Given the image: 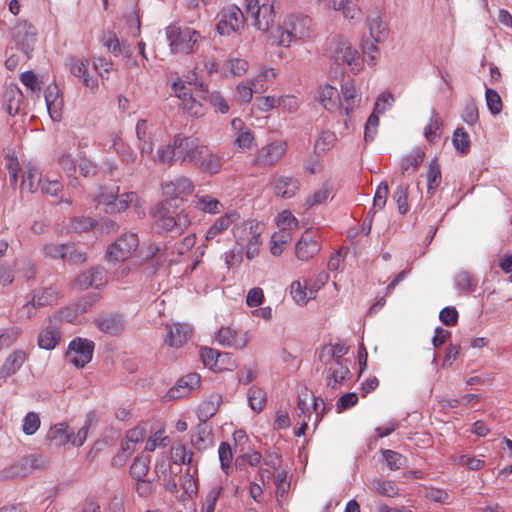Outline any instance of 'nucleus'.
I'll return each instance as SVG.
<instances>
[{
  "label": "nucleus",
  "mask_w": 512,
  "mask_h": 512,
  "mask_svg": "<svg viewBox=\"0 0 512 512\" xmlns=\"http://www.w3.org/2000/svg\"><path fill=\"white\" fill-rule=\"evenodd\" d=\"M175 199H166L155 205L150 214L154 220L153 227L158 233L175 232L181 234L189 225V217L178 212Z\"/></svg>",
  "instance_id": "obj_1"
},
{
  "label": "nucleus",
  "mask_w": 512,
  "mask_h": 512,
  "mask_svg": "<svg viewBox=\"0 0 512 512\" xmlns=\"http://www.w3.org/2000/svg\"><path fill=\"white\" fill-rule=\"evenodd\" d=\"M312 19L309 16H287L282 25L271 32L272 45L289 47L294 40L310 37Z\"/></svg>",
  "instance_id": "obj_2"
},
{
  "label": "nucleus",
  "mask_w": 512,
  "mask_h": 512,
  "mask_svg": "<svg viewBox=\"0 0 512 512\" xmlns=\"http://www.w3.org/2000/svg\"><path fill=\"white\" fill-rule=\"evenodd\" d=\"M167 39L173 53L189 54L197 50L199 40L202 38L199 32L188 27L171 25L166 28Z\"/></svg>",
  "instance_id": "obj_3"
},
{
  "label": "nucleus",
  "mask_w": 512,
  "mask_h": 512,
  "mask_svg": "<svg viewBox=\"0 0 512 512\" xmlns=\"http://www.w3.org/2000/svg\"><path fill=\"white\" fill-rule=\"evenodd\" d=\"M287 151V141L283 139L269 141L256 150L252 164L260 169H271L282 161Z\"/></svg>",
  "instance_id": "obj_4"
},
{
  "label": "nucleus",
  "mask_w": 512,
  "mask_h": 512,
  "mask_svg": "<svg viewBox=\"0 0 512 512\" xmlns=\"http://www.w3.org/2000/svg\"><path fill=\"white\" fill-rule=\"evenodd\" d=\"M11 37L16 47L29 59L37 42V30L27 20H18L11 29Z\"/></svg>",
  "instance_id": "obj_5"
},
{
  "label": "nucleus",
  "mask_w": 512,
  "mask_h": 512,
  "mask_svg": "<svg viewBox=\"0 0 512 512\" xmlns=\"http://www.w3.org/2000/svg\"><path fill=\"white\" fill-rule=\"evenodd\" d=\"M174 144L178 148L177 154L181 163L189 162L198 167L202 158L206 156L207 146L201 145L199 140L192 137L176 135Z\"/></svg>",
  "instance_id": "obj_6"
},
{
  "label": "nucleus",
  "mask_w": 512,
  "mask_h": 512,
  "mask_svg": "<svg viewBox=\"0 0 512 512\" xmlns=\"http://www.w3.org/2000/svg\"><path fill=\"white\" fill-rule=\"evenodd\" d=\"M139 245L138 235L135 233H124L107 249L106 258L110 262L124 261L131 256Z\"/></svg>",
  "instance_id": "obj_7"
},
{
  "label": "nucleus",
  "mask_w": 512,
  "mask_h": 512,
  "mask_svg": "<svg viewBox=\"0 0 512 512\" xmlns=\"http://www.w3.org/2000/svg\"><path fill=\"white\" fill-rule=\"evenodd\" d=\"M331 53L336 64H345L353 72L361 70V61L358 51L354 49L347 40L335 38L333 40Z\"/></svg>",
  "instance_id": "obj_8"
},
{
  "label": "nucleus",
  "mask_w": 512,
  "mask_h": 512,
  "mask_svg": "<svg viewBox=\"0 0 512 512\" xmlns=\"http://www.w3.org/2000/svg\"><path fill=\"white\" fill-rule=\"evenodd\" d=\"M46 464L47 460L42 455L33 454L24 457L19 462L0 471V480L25 477L35 469L44 468Z\"/></svg>",
  "instance_id": "obj_9"
},
{
  "label": "nucleus",
  "mask_w": 512,
  "mask_h": 512,
  "mask_svg": "<svg viewBox=\"0 0 512 512\" xmlns=\"http://www.w3.org/2000/svg\"><path fill=\"white\" fill-rule=\"evenodd\" d=\"M246 14L253 18L254 26L261 31H268L275 19L273 4H259L258 0H246Z\"/></svg>",
  "instance_id": "obj_10"
},
{
  "label": "nucleus",
  "mask_w": 512,
  "mask_h": 512,
  "mask_svg": "<svg viewBox=\"0 0 512 512\" xmlns=\"http://www.w3.org/2000/svg\"><path fill=\"white\" fill-rule=\"evenodd\" d=\"M94 342L88 339L76 338L68 346L67 359L78 368L84 367L92 359Z\"/></svg>",
  "instance_id": "obj_11"
},
{
  "label": "nucleus",
  "mask_w": 512,
  "mask_h": 512,
  "mask_svg": "<svg viewBox=\"0 0 512 512\" xmlns=\"http://www.w3.org/2000/svg\"><path fill=\"white\" fill-rule=\"evenodd\" d=\"M244 14L236 6L229 7L222 12L220 21L216 25L218 33L222 36L239 32L244 26Z\"/></svg>",
  "instance_id": "obj_12"
},
{
  "label": "nucleus",
  "mask_w": 512,
  "mask_h": 512,
  "mask_svg": "<svg viewBox=\"0 0 512 512\" xmlns=\"http://www.w3.org/2000/svg\"><path fill=\"white\" fill-rule=\"evenodd\" d=\"M107 281V271L103 267L95 266L79 274L74 280V284L82 290L90 287L99 289L105 286Z\"/></svg>",
  "instance_id": "obj_13"
},
{
  "label": "nucleus",
  "mask_w": 512,
  "mask_h": 512,
  "mask_svg": "<svg viewBox=\"0 0 512 512\" xmlns=\"http://www.w3.org/2000/svg\"><path fill=\"white\" fill-rule=\"evenodd\" d=\"M321 250L318 237L306 231L295 245V255L300 261H308Z\"/></svg>",
  "instance_id": "obj_14"
},
{
  "label": "nucleus",
  "mask_w": 512,
  "mask_h": 512,
  "mask_svg": "<svg viewBox=\"0 0 512 512\" xmlns=\"http://www.w3.org/2000/svg\"><path fill=\"white\" fill-rule=\"evenodd\" d=\"M342 101L338 100L339 111L349 116L359 106L361 97L357 94L353 82L347 81L341 86Z\"/></svg>",
  "instance_id": "obj_15"
},
{
  "label": "nucleus",
  "mask_w": 512,
  "mask_h": 512,
  "mask_svg": "<svg viewBox=\"0 0 512 512\" xmlns=\"http://www.w3.org/2000/svg\"><path fill=\"white\" fill-rule=\"evenodd\" d=\"M200 385V376L197 373H189L180 378L167 393L169 399H179L188 395Z\"/></svg>",
  "instance_id": "obj_16"
},
{
  "label": "nucleus",
  "mask_w": 512,
  "mask_h": 512,
  "mask_svg": "<svg viewBox=\"0 0 512 512\" xmlns=\"http://www.w3.org/2000/svg\"><path fill=\"white\" fill-rule=\"evenodd\" d=\"M196 95L208 102L216 111L227 113L229 105L224 97L217 91L209 92L207 86L203 82H196Z\"/></svg>",
  "instance_id": "obj_17"
},
{
  "label": "nucleus",
  "mask_w": 512,
  "mask_h": 512,
  "mask_svg": "<svg viewBox=\"0 0 512 512\" xmlns=\"http://www.w3.org/2000/svg\"><path fill=\"white\" fill-rule=\"evenodd\" d=\"M163 189L165 194L170 195V199H175L177 203L178 201H183V199L180 198L181 195H188L193 192L194 185L191 179L185 176H179L174 181L165 183Z\"/></svg>",
  "instance_id": "obj_18"
},
{
  "label": "nucleus",
  "mask_w": 512,
  "mask_h": 512,
  "mask_svg": "<svg viewBox=\"0 0 512 512\" xmlns=\"http://www.w3.org/2000/svg\"><path fill=\"white\" fill-rule=\"evenodd\" d=\"M26 353L22 350H16L5 359L0 367V386L8 377L14 375L24 364Z\"/></svg>",
  "instance_id": "obj_19"
},
{
  "label": "nucleus",
  "mask_w": 512,
  "mask_h": 512,
  "mask_svg": "<svg viewBox=\"0 0 512 512\" xmlns=\"http://www.w3.org/2000/svg\"><path fill=\"white\" fill-rule=\"evenodd\" d=\"M167 336L165 343L171 347L182 346L191 335V328L187 324L176 323L166 327Z\"/></svg>",
  "instance_id": "obj_20"
},
{
  "label": "nucleus",
  "mask_w": 512,
  "mask_h": 512,
  "mask_svg": "<svg viewBox=\"0 0 512 512\" xmlns=\"http://www.w3.org/2000/svg\"><path fill=\"white\" fill-rule=\"evenodd\" d=\"M191 444L198 451H203L213 445V435L211 427L205 423H199L193 430Z\"/></svg>",
  "instance_id": "obj_21"
},
{
  "label": "nucleus",
  "mask_w": 512,
  "mask_h": 512,
  "mask_svg": "<svg viewBox=\"0 0 512 512\" xmlns=\"http://www.w3.org/2000/svg\"><path fill=\"white\" fill-rule=\"evenodd\" d=\"M95 325L103 333L118 335L124 330L125 322L121 315L111 314L96 319Z\"/></svg>",
  "instance_id": "obj_22"
},
{
  "label": "nucleus",
  "mask_w": 512,
  "mask_h": 512,
  "mask_svg": "<svg viewBox=\"0 0 512 512\" xmlns=\"http://www.w3.org/2000/svg\"><path fill=\"white\" fill-rule=\"evenodd\" d=\"M347 352L348 347L342 342H338L334 345H325L319 353V360L325 365L329 364L332 360H334L335 363L347 362V360L343 359V356L346 355Z\"/></svg>",
  "instance_id": "obj_23"
},
{
  "label": "nucleus",
  "mask_w": 512,
  "mask_h": 512,
  "mask_svg": "<svg viewBox=\"0 0 512 512\" xmlns=\"http://www.w3.org/2000/svg\"><path fill=\"white\" fill-rule=\"evenodd\" d=\"M299 181L291 176H279L274 180V193L282 198H291L299 189Z\"/></svg>",
  "instance_id": "obj_24"
},
{
  "label": "nucleus",
  "mask_w": 512,
  "mask_h": 512,
  "mask_svg": "<svg viewBox=\"0 0 512 512\" xmlns=\"http://www.w3.org/2000/svg\"><path fill=\"white\" fill-rule=\"evenodd\" d=\"M72 436L73 432L68 430V425L59 423L49 429L46 437L52 445L61 447L67 443H71Z\"/></svg>",
  "instance_id": "obj_25"
},
{
  "label": "nucleus",
  "mask_w": 512,
  "mask_h": 512,
  "mask_svg": "<svg viewBox=\"0 0 512 512\" xmlns=\"http://www.w3.org/2000/svg\"><path fill=\"white\" fill-rule=\"evenodd\" d=\"M350 374L347 362H339L331 365L327 369L326 383L327 386L335 389L338 384H342L346 377Z\"/></svg>",
  "instance_id": "obj_26"
},
{
  "label": "nucleus",
  "mask_w": 512,
  "mask_h": 512,
  "mask_svg": "<svg viewBox=\"0 0 512 512\" xmlns=\"http://www.w3.org/2000/svg\"><path fill=\"white\" fill-rule=\"evenodd\" d=\"M370 35L377 43L382 42L388 35L386 24L381 20L378 12H372L367 17Z\"/></svg>",
  "instance_id": "obj_27"
},
{
  "label": "nucleus",
  "mask_w": 512,
  "mask_h": 512,
  "mask_svg": "<svg viewBox=\"0 0 512 512\" xmlns=\"http://www.w3.org/2000/svg\"><path fill=\"white\" fill-rule=\"evenodd\" d=\"M239 214L236 212L226 213L225 215L217 218L213 225L209 228L206 233V240L214 239L218 234L227 230L231 224L236 222L239 219Z\"/></svg>",
  "instance_id": "obj_28"
},
{
  "label": "nucleus",
  "mask_w": 512,
  "mask_h": 512,
  "mask_svg": "<svg viewBox=\"0 0 512 512\" xmlns=\"http://www.w3.org/2000/svg\"><path fill=\"white\" fill-rule=\"evenodd\" d=\"M60 297V290L57 287L50 286L33 293V301L40 307L50 306L57 302Z\"/></svg>",
  "instance_id": "obj_29"
},
{
  "label": "nucleus",
  "mask_w": 512,
  "mask_h": 512,
  "mask_svg": "<svg viewBox=\"0 0 512 512\" xmlns=\"http://www.w3.org/2000/svg\"><path fill=\"white\" fill-rule=\"evenodd\" d=\"M340 94L337 89L329 84L323 86L319 93V102L328 111L339 110L338 100Z\"/></svg>",
  "instance_id": "obj_30"
},
{
  "label": "nucleus",
  "mask_w": 512,
  "mask_h": 512,
  "mask_svg": "<svg viewBox=\"0 0 512 512\" xmlns=\"http://www.w3.org/2000/svg\"><path fill=\"white\" fill-rule=\"evenodd\" d=\"M371 488L377 494L394 498L399 495V488L395 481L387 480L380 477L371 480Z\"/></svg>",
  "instance_id": "obj_31"
},
{
  "label": "nucleus",
  "mask_w": 512,
  "mask_h": 512,
  "mask_svg": "<svg viewBox=\"0 0 512 512\" xmlns=\"http://www.w3.org/2000/svg\"><path fill=\"white\" fill-rule=\"evenodd\" d=\"M220 395H211L207 400L203 401L198 408V417L200 421L205 422L216 414L221 404Z\"/></svg>",
  "instance_id": "obj_32"
},
{
  "label": "nucleus",
  "mask_w": 512,
  "mask_h": 512,
  "mask_svg": "<svg viewBox=\"0 0 512 512\" xmlns=\"http://www.w3.org/2000/svg\"><path fill=\"white\" fill-rule=\"evenodd\" d=\"M425 153L420 149L412 151L410 154L405 156L401 162L402 174H413L415 173L424 161Z\"/></svg>",
  "instance_id": "obj_33"
},
{
  "label": "nucleus",
  "mask_w": 512,
  "mask_h": 512,
  "mask_svg": "<svg viewBox=\"0 0 512 512\" xmlns=\"http://www.w3.org/2000/svg\"><path fill=\"white\" fill-rule=\"evenodd\" d=\"M150 456L140 454L136 456L130 466L129 474L134 480L145 478L149 471Z\"/></svg>",
  "instance_id": "obj_34"
},
{
  "label": "nucleus",
  "mask_w": 512,
  "mask_h": 512,
  "mask_svg": "<svg viewBox=\"0 0 512 512\" xmlns=\"http://www.w3.org/2000/svg\"><path fill=\"white\" fill-rule=\"evenodd\" d=\"M193 202L197 209L206 213L217 214L220 213L221 209L223 208L218 199L209 195H196Z\"/></svg>",
  "instance_id": "obj_35"
},
{
  "label": "nucleus",
  "mask_w": 512,
  "mask_h": 512,
  "mask_svg": "<svg viewBox=\"0 0 512 512\" xmlns=\"http://www.w3.org/2000/svg\"><path fill=\"white\" fill-rule=\"evenodd\" d=\"M97 227V221L87 216H75L73 217L68 226V232L84 233L93 230Z\"/></svg>",
  "instance_id": "obj_36"
},
{
  "label": "nucleus",
  "mask_w": 512,
  "mask_h": 512,
  "mask_svg": "<svg viewBox=\"0 0 512 512\" xmlns=\"http://www.w3.org/2000/svg\"><path fill=\"white\" fill-rule=\"evenodd\" d=\"M200 357L206 367L215 370V367L219 365V360H221V358H230V353L217 352L212 348L203 347L200 350Z\"/></svg>",
  "instance_id": "obj_37"
},
{
  "label": "nucleus",
  "mask_w": 512,
  "mask_h": 512,
  "mask_svg": "<svg viewBox=\"0 0 512 512\" xmlns=\"http://www.w3.org/2000/svg\"><path fill=\"white\" fill-rule=\"evenodd\" d=\"M216 340L224 346H234L235 348L242 349L246 345V340L239 343L236 338V332L229 327H222L216 333Z\"/></svg>",
  "instance_id": "obj_38"
},
{
  "label": "nucleus",
  "mask_w": 512,
  "mask_h": 512,
  "mask_svg": "<svg viewBox=\"0 0 512 512\" xmlns=\"http://www.w3.org/2000/svg\"><path fill=\"white\" fill-rule=\"evenodd\" d=\"M442 180L440 165L437 160L434 159L429 163L427 172V192L433 194L439 187Z\"/></svg>",
  "instance_id": "obj_39"
},
{
  "label": "nucleus",
  "mask_w": 512,
  "mask_h": 512,
  "mask_svg": "<svg viewBox=\"0 0 512 512\" xmlns=\"http://www.w3.org/2000/svg\"><path fill=\"white\" fill-rule=\"evenodd\" d=\"M60 340V333L57 329L48 327L38 336V345L42 349L51 350L55 348Z\"/></svg>",
  "instance_id": "obj_40"
},
{
  "label": "nucleus",
  "mask_w": 512,
  "mask_h": 512,
  "mask_svg": "<svg viewBox=\"0 0 512 512\" xmlns=\"http://www.w3.org/2000/svg\"><path fill=\"white\" fill-rule=\"evenodd\" d=\"M248 403L251 409L257 413L261 412L266 403V393L257 386H252L247 393Z\"/></svg>",
  "instance_id": "obj_41"
},
{
  "label": "nucleus",
  "mask_w": 512,
  "mask_h": 512,
  "mask_svg": "<svg viewBox=\"0 0 512 512\" xmlns=\"http://www.w3.org/2000/svg\"><path fill=\"white\" fill-rule=\"evenodd\" d=\"M206 156H204L198 165V168L206 173L215 174L218 173L221 169L222 163L220 158L213 154L209 148L206 150Z\"/></svg>",
  "instance_id": "obj_42"
},
{
  "label": "nucleus",
  "mask_w": 512,
  "mask_h": 512,
  "mask_svg": "<svg viewBox=\"0 0 512 512\" xmlns=\"http://www.w3.org/2000/svg\"><path fill=\"white\" fill-rule=\"evenodd\" d=\"M194 87V93L190 97L185 98V100L181 102V105L183 110L191 116L201 117L205 114V111L201 102L198 100L200 98L196 95V82L194 83Z\"/></svg>",
  "instance_id": "obj_43"
},
{
  "label": "nucleus",
  "mask_w": 512,
  "mask_h": 512,
  "mask_svg": "<svg viewBox=\"0 0 512 512\" xmlns=\"http://www.w3.org/2000/svg\"><path fill=\"white\" fill-rule=\"evenodd\" d=\"M194 87V93L190 97L185 98V100L181 102V105L183 110L191 116L201 117L205 114V111L201 102L198 100L200 98L196 95V82L194 83Z\"/></svg>",
  "instance_id": "obj_44"
},
{
  "label": "nucleus",
  "mask_w": 512,
  "mask_h": 512,
  "mask_svg": "<svg viewBox=\"0 0 512 512\" xmlns=\"http://www.w3.org/2000/svg\"><path fill=\"white\" fill-rule=\"evenodd\" d=\"M178 148L173 145H164L158 148L155 161L162 163V164H169L171 165L174 161L178 160V154L177 151Z\"/></svg>",
  "instance_id": "obj_45"
},
{
  "label": "nucleus",
  "mask_w": 512,
  "mask_h": 512,
  "mask_svg": "<svg viewBox=\"0 0 512 512\" xmlns=\"http://www.w3.org/2000/svg\"><path fill=\"white\" fill-rule=\"evenodd\" d=\"M442 125V119L438 113L433 110L430 121L424 130V135L429 142L434 143L440 137V134H438L437 131L440 130Z\"/></svg>",
  "instance_id": "obj_46"
},
{
  "label": "nucleus",
  "mask_w": 512,
  "mask_h": 512,
  "mask_svg": "<svg viewBox=\"0 0 512 512\" xmlns=\"http://www.w3.org/2000/svg\"><path fill=\"white\" fill-rule=\"evenodd\" d=\"M41 184L40 174L36 169H28L24 172L21 181V189L34 192Z\"/></svg>",
  "instance_id": "obj_47"
},
{
  "label": "nucleus",
  "mask_w": 512,
  "mask_h": 512,
  "mask_svg": "<svg viewBox=\"0 0 512 512\" xmlns=\"http://www.w3.org/2000/svg\"><path fill=\"white\" fill-rule=\"evenodd\" d=\"M408 189L409 186L399 185L393 193V200L397 204L398 212L402 215L409 210L408 205Z\"/></svg>",
  "instance_id": "obj_48"
},
{
  "label": "nucleus",
  "mask_w": 512,
  "mask_h": 512,
  "mask_svg": "<svg viewBox=\"0 0 512 512\" xmlns=\"http://www.w3.org/2000/svg\"><path fill=\"white\" fill-rule=\"evenodd\" d=\"M135 198L136 193L134 192L124 193L121 196H116V198L113 200L112 206H110V209H106L105 211L107 213L122 212L128 208L129 203L132 202Z\"/></svg>",
  "instance_id": "obj_49"
},
{
  "label": "nucleus",
  "mask_w": 512,
  "mask_h": 512,
  "mask_svg": "<svg viewBox=\"0 0 512 512\" xmlns=\"http://www.w3.org/2000/svg\"><path fill=\"white\" fill-rule=\"evenodd\" d=\"M382 454L390 470H399L405 466L406 458L400 453L387 449L383 450Z\"/></svg>",
  "instance_id": "obj_50"
},
{
  "label": "nucleus",
  "mask_w": 512,
  "mask_h": 512,
  "mask_svg": "<svg viewBox=\"0 0 512 512\" xmlns=\"http://www.w3.org/2000/svg\"><path fill=\"white\" fill-rule=\"evenodd\" d=\"M290 239V234L288 231H280L279 233H274L270 240V251L274 256H278L283 252L285 244Z\"/></svg>",
  "instance_id": "obj_51"
},
{
  "label": "nucleus",
  "mask_w": 512,
  "mask_h": 512,
  "mask_svg": "<svg viewBox=\"0 0 512 512\" xmlns=\"http://www.w3.org/2000/svg\"><path fill=\"white\" fill-rule=\"evenodd\" d=\"M307 290L309 291L308 280L304 281V285H302L300 281H294L291 284L290 293L298 304H305L308 299H310L307 295Z\"/></svg>",
  "instance_id": "obj_52"
},
{
  "label": "nucleus",
  "mask_w": 512,
  "mask_h": 512,
  "mask_svg": "<svg viewBox=\"0 0 512 512\" xmlns=\"http://www.w3.org/2000/svg\"><path fill=\"white\" fill-rule=\"evenodd\" d=\"M452 142L457 151H460L463 154L469 151L470 138L463 128H457L454 131Z\"/></svg>",
  "instance_id": "obj_53"
},
{
  "label": "nucleus",
  "mask_w": 512,
  "mask_h": 512,
  "mask_svg": "<svg viewBox=\"0 0 512 512\" xmlns=\"http://www.w3.org/2000/svg\"><path fill=\"white\" fill-rule=\"evenodd\" d=\"M87 65L88 60L85 62L75 56H69L66 59V66L69 68L70 72L78 78H82L87 73Z\"/></svg>",
  "instance_id": "obj_54"
},
{
  "label": "nucleus",
  "mask_w": 512,
  "mask_h": 512,
  "mask_svg": "<svg viewBox=\"0 0 512 512\" xmlns=\"http://www.w3.org/2000/svg\"><path fill=\"white\" fill-rule=\"evenodd\" d=\"M337 141L336 134L332 131H323L315 143V150L325 152L330 150Z\"/></svg>",
  "instance_id": "obj_55"
},
{
  "label": "nucleus",
  "mask_w": 512,
  "mask_h": 512,
  "mask_svg": "<svg viewBox=\"0 0 512 512\" xmlns=\"http://www.w3.org/2000/svg\"><path fill=\"white\" fill-rule=\"evenodd\" d=\"M487 107L493 115H497L502 110V100L497 91L487 88L485 91Z\"/></svg>",
  "instance_id": "obj_56"
},
{
  "label": "nucleus",
  "mask_w": 512,
  "mask_h": 512,
  "mask_svg": "<svg viewBox=\"0 0 512 512\" xmlns=\"http://www.w3.org/2000/svg\"><path fill=\"white\" fill-rule=\"evenodd\" d=\"M218 455L222 470L228 474V470L230 469V464L233 459V453L230 444L227 442H222L218 449Z\"/></svg>",
  "instance_id": "obj_57"
},
{
  "label": "nucleus",
  "mask_w": 512,
  "mask_h": 512,
  "mask_svg": "<svg viewBox=\"0 0 512 512\" xmlns=\"http://www.w3.org/2000/svg\"><path fill=\"white\" fill-rule=\"evenodd\" d=\"M7 105L6 111L9 115L14 116L19 112L20 109V98L22 97V93L19 89H11L7 94Z\"/></svg>",
  "instance_id": "obj_58"
},
{
  "label": "nucleus",
  "mask_w": 512,
  "mask_h": 512,
  "mask_svg": "<svg viewBox=\"0 0 512 512\" xmlns=\"http://www.w3.org/2000/svg\"><path fill=\"white\" fill-rule=\"evenodd\" d=\"M388 194H389L388 184L386 182H381L376 189V192L374 195V200H373V207L371 210L373 211L375 208L382 210L386 205Z\"/></svg>",
  "instance_id": "obj_59"
},
{
  "label": "nucleus",
  "mask_w": 512,
  "mask_h": 512,
  "mask_svg": "<svg viewBox=\"0 0 512 512\" xmlns=\"http://www.w3.org/2000/svg\"><path fill=\"white\" fill-rule=\"evenodd\" d=\"M40 427V417L35 412H29L23 419L22 430L26 435H33Z\"/></svg>",
  "instance_id": "obj_60"
},
{
  "label": "nucleus",
  "mask_w": 512,
  "mask_h": 512,
  "mask_svg": "<svg viewBox=\"0 0 512 512\" xmlns=\"http://www.w3.org/2000/svg\"><path fill=\"white\" fill-rule=\"evenodd\" d=\"M69 250V244H46L43 247V251L46 256L53 259H62L65 258V252Z\"/></svg>",
  "instance_id": "obj_61"
},
{
  "label": "nucleus",
  "mask_w": 512,
  "mask_h": 512,
  "mask_svg": "<svg viewBox=\"0 0 512 512\" xmlns=\"http://www.w3.org/2000/svg\"><path fill=\"white\" fill-rule=\"evenodd\" d=\"M192 452H188L184 445H177L172 448V459L175 464H191Z\"/></svg>",
  "instance_id": "obj_62"
},
{
  "label": "nucleus",
  "mask_w": 512,
  "mask_h": 512,
  "mask_svg": "<svg viewBox=\"0 0 512 512\" xmlns=\"http://www.w3.org/2000/svg\"><path fill=\"white\" fill-rule=\"evenodd\" d=\"M248 62L244 59L239 58H233L228 60L226 64V69L233 75V76H242L246 73L248 69Z\"/></svg>",
  "instance_id": "obj_63"
},
{
  "label": "nucleus",
  "mask_w": 512,
  "mask_h": 512,
  "mask_svg": "<svg viewBox=\"0 0 512 512\" xmlns=\"http://www.w3.org/2000/svg\"><path fill=\"white\" fill-rule=\"evenodd\" d=\"M155 490V486L153 484V480L142 478L140 480H136L135 484V492L141 498L150 497Z\"/></svg>",
  "instance_id": "obj_64"
}]
</instances>
